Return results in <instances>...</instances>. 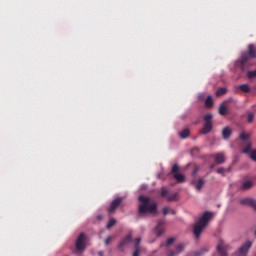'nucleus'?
Instances as JSON below:
<instances>
[{"label":"nucleus","instance_id":"f257e3e1","mask_svg":"<svg viewBox=\"0 0 256 256\" xmlns=\"http://www.w3.org/2000/svg\"><path fill=\"white\" fill-rule=\"evenodd\" d=\"M249 59H256V48L253 44L248 45V52H243L239 60L235 62V67L245 71L249 67Z\"/></svg>","mask_w":256,"mask_h":256},{"label":"nucleus","instance_id":"f03ea898","mask_svg":"<svg viewBox=\"0 0 256 256\" xmlns=\"http://www.w3.org/2000/svg\"><path fill=\"white\" fill-rule=\"evenodd\" d=\"M139 201L141 203L138 209L140 215H146V213L157 215V204L156 203L150 204L149 202L151 200L149 199V197L139 196Z\"/></svg>","mask_w":256,"mask_h":256},{"label":"nucleus","instance_id":"7ed1b4c3","mask_svg":"<svg viewBox=\"0 0 256 256\" xmlns=\"http://www.w3.org/2000/svg\"><path fill=\"white\" fill-rule=\"evenodd\" d=\"M213 217V213L211 212H205L202 217L198 220V223L194 225L193 228V234L196 237V239H199L201 237V234L203 233V230L207 227L209 220Z\"/></svg>","mask_w":256,"mask_h":256},{"label":"nucleus","instance_id":"20e7f679","mask_svg":"<svg viewBox=\"0 0 256 256\" xmlns=\"http://www.w3.org/2000/svg\"><path fill=\"white\" fill-rule=\"evenodd\" d=\"M211 131H213V115L206 114L204 116V124L200 133L201 135H208V133H211Z\"/></svg>","mask_w":256,"mask_h":256},{"label":"nucleus","instance_id":"39448f33","mask_svg":"<svg viewBox=\"0 0 256 256\" xmlns=\"http://www.w3.org/2000/svg\"><path fill=\"white\" fill-rule=\"evenodd\" d=\"M76 251H78V253H83V251H85V249H87V236L85 235V233H80L77 240H76Z\"/></svg>","mask_w":256,"mask_h":256},{"label":"nucleus","instance_id":"423d86ee","mask_svg":"<svg viewBox=\"0 0 256 256\" xmlns=\"http://www.w3.org/2000/svg\"><path fill=\"white\" fill-rule=\"evenodd\" d=\"M253 247L252 241H246L242 246L238 248V250L234 253V256H247L249 255V249Z\"/></svg>","mask_w":256,"mask_h":256},{"label":"nucleus","instance_id":"0eeeda50","mask_svg":"<svg viewBox=\"0 0 256 256\" xmlns=\"http://www.w3.org/2000/svg\"><path fill=\"white\" fill-rule=\"evenodd\" d=\"M231 250V246L223 240H219L216 246V251L220 256H229L227 251Z\"/></svg>","mask_w":256,"mask_h":256},{"label":"nucleus","instance_id":"6e6552de","mask_svg":"<svg viewBox=\"0 0 256 256\" xmlns=\"http://www.w3.org/2000/svg\"><path fill=\"white\" fill-rule=\"evenodd\" d=\"M172 175L177 183H183L185 181V175L179 173V165L174 164L171 169Z\"/></svg>","mask_w":256,"mask_h":256},{"label":"nucleus","instance_id":"1a4fd4ad","mask_svg":"<svg viewBox=\"0 0 256 256\" xmlns=\"http://www.w3.org/2000/svg\"><path fill=\"white\" fill-rule=\"evenodd\" d=\"M121 203H123V198L119 197L114 199L110 206L107 208L108 213H113L114 211H117L118 207H121Z\"/></svg>","mask_w":256,"mask_h":256},{"label":"nucleus","instance_id":"9d476101","mask_svg":"<svg viewBox=\"0 0 256 256\" xmlns=\"http://www.w3.org/2000/svg\"><path fill=\"white\" fill-rule=\"evenodd\" d=\"M131 241H133V237L131 236V234H128L120 241V243L118 244V249H120V251H125V247H127V245L131 243Z\"/></svg>","mask_w":256,"mask_h":256},{"label":"nucleus","instance_id":"9b49d317","mask_svg":"<svg viewBox=\"0 0 256 256\" xmlns=\"http://www.w3.org/2000/svg\"><path fill=\"white\" fill-rule=\"evenodd\" d=\"M240 205H248L249 207H252L254 211H256V200L252 198H243L240 200Z\"/></svg>","mask_w":256,"mask_h":256},{"label":"nucleus","instance_id":"f8f14e48","mask_svg":"<svg viewBox=\"0 0 256 256\" xmlns=\"http://www.w3.org/2000/svg\"><path fill=\"white\" fill-rule=\"evenodd\" d=\"M157 237H161L165 233V222L159 221L157 226L155 227Z\"/></svg>","mask_w":256,"mask_h":256},{"label":"nucleus","instance_id":"ddd939ff","mask_svg":"<svg viewBox=\"0 0 256 256\" xmlns=\"http://www.w3.org/2000/svg\"><path fill=\"white\" fill-rule=\"evenodd\" d=\"M185 249V245L183 244H178L176 246V251L170 250L167 252V256H175L179 255V253H183V250Z\"/></svg>","mask_w":256,"mask_h":256},{"label":"nucleus","instance_id":"4468645a","mask_svg":"<svg viewBox=\"0 0 256 256\" xmlns=\"http://www.w3.org/2000/svg\"><path fill=\"white\" fill-rule=\"evenodd\" d=\"M192 185L195 186V189L197 191H201V189H203V186L205 185V179L199 178L198 180H192Z\"/></svg>","mask_w":256,"mask_h":256},{"label":"nucleus","instance_id":"2eb2a0df","mask_svg":"<svg viewBox=\"0 0 256 256\" xmlns=\"http://www.w3.org/2000/svg\"><path fill=\"white\" fill-rule=\"evenodd\" d=\"M229 101H231V100L224 101L220 105L219 110H218L220 115L225 116L229 113V108H227V103H229Z\"/></svg>","mask_w":256,"mask_h":256},{"label":"nucleus","instance_id":"dca6fc26","mask_svg":"<svg viewBox=\"0 0 256 256\" xmlns=\"http://www.w3.org/2000/svg\"><path fill=\"white\" fill-rule=\"evenodd\" d=\"M214 159H215V163H217V165H223V163H225V154L217 153L215 155Z\"/></svg>","mask_w":256,"mask_h":256},{"label":"nucleus","instance_id":"f3484780","mask_svg":"<svg viewBox=\"0 0 256 256\" xmlns=\"http://www.w3.org/2000/svg\"><path fill=\"white\" fill-rule=\"evenodd\" d=\"M233 134V130L227 126L222 130V137L223 139H229V137H231V135Z\"/></svg>","mask_w":256,"mask_h":256},{"label":"nucleus","instance_id":"a211bd4d","mask_svg":"<svg viewBox=\"0 0 256 256\" xmlns=\"http://www.w3.org/2000/svg\"><path fill=\"white\" fill-rule=\"evenodd\" d=\"M251 187H253V181L248 180V181H245V182L242 184L241 190H242V191H247V190L251 189Z\"/></svg>","mask_w":256,"mask_h":256},{"label":"nucleus","instance_id":"6ab92c4d","mask_svg":"<svg viewBox=\"0 0 256 256\" xmlns=\"http://www.w3.org/2000/svg\"><path fill=\"white\" fill-rule=\"evenodd\" d=\"M238 89H240L242 93H251V87H249L248 84H242L238 86Z\"/></svg>","mask_w":256,"mask_h":256},{"label":"nucleus","instance_id":"aec40b11","mask_svg":"<svg viewBox=\"0 0 256 256\" xmlns=\"http://www.w3.org/2000/svg\"><path fill=\"white\" fill-rule=\"evenodd\" d=\"M178 195L177 193L174 194H168L166 200L171 202V201H177L178 200Z\"/></svg>","mask_w":256,"mask_h":256},{"label":"nucleus","instance_id":"412c9836","mask_svg":"<svg viewBox=\"0 0 256 256\" xmlns=\"http://www.w3.org/2000/svg\"><path fill=\"white\" fill-rule=\"evenodd\" d=\"M225 93H227V88L225 87L219 88L216 91V97H221V95H225Z\"/></svg>","mask_w":256,"mask_h":256},{"label":"nucleus","instance_id":"4be33fe9","mask_svg":"<svg viewBox=\"0 0 256 256\" xmlns=\"http://www.w3.org/2000/svg\"><path fill=\"white\" fill-rule=\"evenodd\" d=\"M255 114L253 112H247V123H253Z\"/></svg>","mask_w":256,"mask_h":256},{"label":"nucleus","instance_id":"5701e85b","mask_svg":"<svg viewBox=\"0 0 256 256\" xmlns=\"http://www.w3.org/2000/svg\"><path fill=\"white\" fill-rule=\"evenodd\" d=\"M189 129H184L180 132L181 139H187L189 137Z\"/></svg>","mask_w":256,"mask_h":256},{"label":"nucleus","instance_id":"b1692460","mask_svg":"<svg viewBox=\"0 0 256 256\" xmlns=\"http://www.w3.org/2000/svg\"><path fill=\"white\" fill-rule=\"evenodd\" d=\"M160 195L161 197H165L167 199V197L169 196V189H167L166 187H162Z\"/></svg>","mask_w":256,"mask_h":256},{"label":"nucleus","instance_id":"393cba45","mask_svg":"<svg viewBox=\"0 0 256 256\" xmlns=\"http://www.w3.org/2000/svg\"><path fill=\"white\" fill-rule=\"evenodd\" d=\"M206 107H213V98L211 96H208L205 100Z\"/></svg>","mask_w":256,"mask_h":256},{"label":"nucleus","instance_id":"a878e982","mask_svg":"<svg viewBox=\"0 0 256 256\" xmlns=\"http://www.w3.org/2000/svg\"><path fill=\"white\" fill-rule=\"evenodd\" d=\"M141 238H136L134 243V249L141 250Z\"/></svg>","mask_w":256,"mask_h":256},{"label":"nucleus","instance_id":"bb28decb","mask_svg":"<svg viewBox=\"0 0 256 256\" xmlns=\"http://www.w3.org/2000/svg\"><path fill=\"white\" fill-rule=\"evenodd\" d=\"M169 213H172V215H175V210L169 209L168 207L163 208V215H169Z\"/></svg>","mask_w":256,"mask_h":256},{"label":"nucleus","instance_id":"cd10ccee","mask_svg":"<svg viewBox=\"0 0 256 256\" xmlns=\"http://www.w3.org/2000/svg\"><path fill=\"white\" fill-rule=\"evenodd\" d=\"M117 223V220H115V218H111L107 224V229H111V227H113L115 224Z\"/></svg>","mask_w":256,"mask_h":256},{"label":"nucleus","instance_id":"c85d7f7f","mask_svg":"<svg viewBox=\"0 0 256 256\" xmlns=\"http://www.w3.org/2000/svg\"><path fill=\"white\" fill-rule=\"evenodd\" d=\"M248 79H255L256 77V70L248 71Z\"/></svg>","mask_w":256,"mask_h":256},{"label":"nucleus","instance_id":"c756f323","mask_svg":"<svg viewBox=\"0 0 256 256\" xmlns=\"http://www.w3.org/2000/svg\"><path fill=\"white\" fill-rule=\"evenodd\" d=\"M173 243H175V238H168L165 247H169V245H173Z\"/></svg>","mask_w":256,"mask_h":256},{"label":"nucleus","instance_id":"7c9ffc66","mask_svg":"<svg viewBox=\"0 0 256 256\" xmlns=\"http://www.w3.org/2000/svg\"><path fill=\"white\" fill-rule=\"evenodd\" d=\"M207 251H209L207 248H202L200 251L195 253V256H201L203 253H207Z\"/></svg>","mask_w":256,"mask_h":256},{"label":"nucleus","instance_id":"2f4dec72","mask_svg":"<svg viewBox=\"0 0 256 256\" xmlns=\"http://www.w3.org/2000/svg\"><path fill=\"white\" fill-rule=\"evenodd\" d=\"M239 137L242 141H247V139H249V134L241 133Z\"/></svg>","mask_w":256,"mask_h":256},{"label":"nucleus","instance_id":"473e14b6","mask_svg":"<svg viewBox=\"0 0 256 256\" xmlns=\"http://www.w3.org/2000/svg\"><path fill=\"white\" fill-rule=\"evenodd\" d=\"M243 153H251V144L246 146V148L243 150Z\"/></svg>","mask_w":256,"mask_h":256},{"label":"nucleus","instance_id":"72a5a7b5","mask_svg":"<svg viewBox=\"0 0 256 256\" xmlns=\"http://www.w3.org/2000/svg\"><path fill=\"white\" fill-rule=\"evenodd\" d=\"M250 157L252 161H256V149L251 152Z\"/></svg>","mask_w":256,"mask_h":256},{"label":"nucleus","instance_id":"f704fd0d","mask_svg":"<svg viewBox=\"0 0 256 256\" xmlns=\"http://www.w3.org/2000/svg\"><path fill=\"white\" fill-rule=\"evenodd\" d=\"M139 255H141V250L134 249L132 256H139Z\"/></svg>","mask_w":256,"mask_h":256},{"label":"nucleus","instance_id":"c9c22d12","mask_svg":"<svg viewBox=\"0 0 256 256\" xmlns=\"http://www.w3.org/2000/svg\"><path fill=\"white\" fill-rule=\"evenodd\" d=\"M225 171H227L225 168H219L217 170V173H219V175H223V173H225Z\"/></svg>","mask_w":256,"mask_h":256},{"label":"nucleus","instance_id":"e433bc0d","mask_svg":"<svg viewBox=\"0 0 256 256\" xmlns=\"http://www.w3.org/2000/svg\"><path fill=\"white\" fill-rule=\"evenodd\" d=\"M104 243L105 245H109V243H111V237L106 238Z\"/></svg>","mask_w":256,"mask_h":256},{"label":"nucleus","instance_id":"4c0bfd02","mask_svg":"<svg viewBox=\"0 0 256 256\" xmlns=\"http://www.w3.org/2000/svg\"><path fill=\"white\" fill-rule=\"evenodd\" d=\"M97 219H98L99 221H101V220L103 219V216L99 215V216L97 217Z\"/></svg>","mask_w":256,"mask_h":256},{"label":"nucleus","instance_id":"58836bf2","mask_svg":"<svg viewBox=\"0 0 256 256\" xmlns=\"http://www.w3.org/2000/svg\"><path fill=\"white\" fill-rule=\"evenodd\" d=\"M99 256H103V251L98 252Z\"/></svg>","mask_w":256,"mask_h":256},{"label":"nucleus","instance_id":"ea45409f","mask_svg":"<svg viewBox=\"0 0 256 256\" xmlns=\"http://www.w3.org/2000/svg\"><path fill=\"white\" fill-rule=\"evenodd\" d=\"M213 167H214V166L212 165V166H211V169H213Z\"/></svg>","mask_w":256,"mask_h":256}]
</instances>
